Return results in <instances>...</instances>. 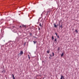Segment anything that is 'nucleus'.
<instances>
[{
  "label": "nucleus",
  "mask_w": 79,
  "mask_h": 79,
  "mask_svg": "<svg viewBox=\"0 0 79 79\" xmlns=\"http://www.w3.org/2000/svg\"><path fill=\"white\" fill-rule=\"evenodd\" d=\"M23 51H21L20 53L19 54V55L20 56H21V55H23Z\"/></svg>",
  "instance_id": "1"
},
{
  "label": "nucleus",
  "mask_w": 79,
  "mask_h": 79,
  "mask_svg": "<svg viewBox=\"0 0 79 79\" xmlns=\"http://www.w3.org/2000/svg\"><path fill=\"white\" fill-rule=\"evenodd\" d=\"M60 79H64V77L63 76H61Z\"/></svg>",
  "instance_id": "2"
},
{
  "label": "nucleus",
  "mask_w": 79,
  "mask_h": 79,
  "mask_svg": "<svg viewBox=\"0 0 79 79\" xmlns=\"http://www.w3.org/2000/svg\"><path fill=\"white\" fill-rule=\"evenodd\" d=\"M22 27H25V28H26V26L24 25H22Z\"/></svg>",
  "instance_id": "3"
},
{
  "label": "nucleus",
  "mask_w": 79,
  "mask_h": 79,
  "mask_svg": "<svg viewBox=\"0 0 79 79\" xmlns=\"http://www.w3.org/2000/svg\"><path fill=\"white\" fill-rule=\"evenodd\" d=\"M54 26L55 27H58V25H56L55 24H54Z\"/></svg>",
  "instance_id": "4"
},
{
  "label": "nucleus",
  "mask_w": 79,
  "mask_h": 79,
  "mask_svg": "<svg viewBox=\"0 0 79 79\" xmlns=\"http://www.w3.org/2000/svg\"><path fill=\"white\" fill-rule=\"evenodd\" d=\"M63 27V24H62L61 26H60V27H61V29H62Z\"/></svg>",
  "instance_id": "5"
},
{
  "label": "nucleus",
  "mask_w": 79,
  "mask_h": 79,
  "mask_svg": "<svg viewBox=\"0 0 79 79\" xmlns=\"http://www.w3.org/2000/svg\"><path fill=\"white\" fill-rule=\"evenodd\" d=\"M49 55H50V56L49 57V58L50 59H51V57L52 56V55L51 54H50Z\"/></svg>",
  "instance_id": "6"
},
{
  "label": "nucleus",
  "mask_w": 79,
  "mask_h": 79,
  "mask_svg": "<svg viewBox=\"0 0 79 79\" xmlns=\"http://www.w3.org/2000/svg\"><path fill=\"white\" fill-rule=\"evenodd\" d=\"M40 27H42V25H41V23H40Z\"/></svg>",
  "instance_id": "7"
},
{
  "label": "nucleus",
  "mask_w": 79,
  "mask_h": 79,
  "mask_svg": "<svg viewBox=\"0 0 79 79\" xmlns=\"http://www.w3.org/2000/svg\"><path fill=\"white\" fill-rule=\"evenodd\" d=\"M28 59H29V60H30V57H29V55H28Z\"/></svg>",
  "instance_id": "8"
},
{
  "label": "nucleus",
  "mask_w": 79,
  "mask_h": 79,
  "mask_svg": "<svg viewBox=\"0 0 79 79\" xmlns=\"http://www.w3.org/2000/svg\"><path fill=\"white\" fill-rule=\"evenodd\" d=\"M52 56H54V55H55V54H54V53L52 52Z\"/></svg>",
  "instance_id": "9"
},
{
  "label": "nucleus",
  "mask_w": 79,
  "mask_h": 79,
  "mask_svg": "<svg viewBox=\"0 0 79 79\" xmlns=\"http://www.w3.org/2000/svg\"><path fill=\"white\" fill-rule=\"evenodd\" d=\"M63 55H64V54L63 53H62L61 54V56H63Z\"/></svg>",
  "instance_id": "10"
},
{
  "label": "nucleus",
  "mask_w": 79,
  "mask_h": 79,
  "mask_svg": "<svg viewBox=\"0 0 79 79\" xmlns=\"http://www.w3.org/2000/svg\"><path fill=\"white\" fill-rule=\"evenodd\" d=\"M47 53H50V51H47Z\"/></svg>",
  "instance_id": "11"
},
{
  "label": "nucleus",
  "mask_w": 79,
  "mask_h": 79,
  "mask_svg": "<svg viewBox=\"0 0 79 79\" xmlns=\"http://www.w3.org/2000/svg\"><path fill=\"white\" fill-rule=\"evenodd\" d=\"M55 34L56 35V36H58V35L57 34V33H55Z\"/></svg>",
  "instance_id": "12"
},
{
  "label": "nucleus",
  "mask_w": 79,
  "mask_h": 79,
  "mask_svg": "<svg viewBox=\"0 0 79 79\" xmlns=\"http://www.w3.org/2000/svg\"><path fill=\"white\" fill-rule=\"evenodd\" d=\"M52 40H53V39H54V38L53 37V36H52Z\"/></svg>",
  "instance_id": "13"
},
{
  "label": "nucleus",
  "mask_w": 79,
  "mask_h": 79,
  "mask_svg": "<svg viewBox=\"0 0 79 79\" xmlns=\"http://www.w3.org/2000/svg\"><path fill=\"white\" fill-rule=\"evenodd\" d=\"M54 41H55V42H56V39H55Z\"/></svg>",
  "instance_id": "14"
},
{
  "label": "nucleus",
  "mask_w": 79,
  "mask_h": 79,
  "mask_svg": "<svg viewBox=\"0 0 79 79\" xmlns=\"http://www.w3.org/2000/svg\"><path fill=\"white\" fill-rule=\"evenodd\" d=\"M33 42H34V44H35V43H36V42L35 41H33Z\"/></svg>",
  "instance_id": "15"
},
{
  "label": "nucleus",
  "mask_w": 79,
  "mask_h": 79,
  "mask_svg": "<svg viewBox=\"0 0 79 79\" xmlns=\"http://www.w3.org/2000/svg\"><path fill=\"white\" fill-rule=\"evenodd\" d=\"M38 30H39V31H40V28L39 27L38 28Z\"/></svg>",
  "instance_id": "16"
},
{
  "label": "nucleus",
  "mask_w": 79,
  "mask_h": 79,
  "mask_svg": "<svg viewBox=\"0 0 79 79\" xmlns=\"http://www.w3.org/2000/svg\"><path fill=\"white\" fill-rule=\"evenodd\" d=\"M12 77H15V76H14V75H13V74H12Z\"/></svg>",
  "instance_id": "17"
},
{
  "label": "nucleus",
  "mask_w": 79,
  "mask_h": 79,
  "mask_svg": "<svg viewBox=\"0 0 79 79\" xmlns=\"http://www.w3.org/2000/svg\"><path fill=\"white\" fill-rule=\"evenodd\" d=\"M57 37L58 38H60L59 36H57Z\"/></svg>",
  "instance_id": "18"
},
{
  "label": "nucleus",
  "mask_w": 79,
  "mask_h": 79,
  "mask_svg": "<svg viewBox=\"0 0 79 79\" xmlns=\"http://www.w3.org/2000/svg\"><path fill=\"white\" fill-rule=\"evenodd\" d=\"M58 50H60V48H58Z\"/></svg>",
  "instance_id": "19"
},
{
  "label": "nucleus",
  "mask_w": 79,
  "mask_h": 79,
  "mask_svg": "<svg viewBox=\"0 0 79 79\" xmlns=\"http://www.w3.org/2000/svg\"><path fill=\"white\" fill-rule=\"evenodd\" d=\"M20 27H22V25L20 26Z\"/></svg>",
  "instance_id": "20"
},
{
  "label": "nucleus",
  "mask_w": 79,
  "mask_h": 79,
  "mask_svg": "<svg viewBox=\"0 0 79 79\" xmlns=\"http://www.w3.org/2000/svg\"><path fill=\"white\" fill-rule=\"evenodd\" d=\"M30 34L31 35H32V34L31 33H30Z\"/></svg>",
  "instance_id": "21"
},
{
  "label": "nucleus",
  "mask_w": 79,
  "mask_h": 79,
  "mask_svg": "<svg viewBox=\"0 0 79 79\" xmlns=\"http://www.w3.org/2000/svg\"><path fill=\"white\" fill-rule=\"evenodd\" d=\"M13 79H15V77H13Z\"/></svg>",
  "instance_id": "22"
},
{
  "label": "nucleus",
  "mask_w": 79,
  "mask_h": 79,
  "mask_svg": "<svg viewBox=\"0 0 79 79\" xmlns=\"http://www.w3.org/2000/svg\"><path fill=\"white\" fill-rule=\"evenodd\" d=\"M59 25H60V23H59Z\"/></svg>",
  "instance_id": "23"
},
{
  "label": "nucleus",
  "mask_w": 79,
  "mask_h": 79,
  "mask_svg": "<svg viewBox=\"0 0 79 79\" xmlns=\"http://www.w3.org/2000/svg\"><path fill=\"white\" fill-rule=\"evenodd\" d=\"M76 31L77 32V31L76 30Z\"/></svg>",
  "instance_id": "24"
}]
</instances>
